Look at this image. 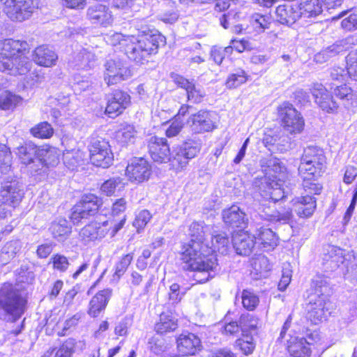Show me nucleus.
Segmentation results:
<instances>
[{"instance_id": "1", "label": "nucleus", "mask_w": 357, "mask_h": 357, "mask_svg": "<svg viewBox=\"0 0 357 357\" xmlns=\"http://www.w3.org/2000/svg\"><path fill=\"white\" fill-rule=\"evenodd\" d=\"M206 227L202 222H194L189 227L190 241L183 245L181 260L187 270L193 271L194 280L204 283L213 278L218 268L214 250L206 242Z\"/></svg>"}, {"instance_id": "2", "label": "nucleus", "mask_w": 357, "mask_h": 357, "mask_svg": "<svg viewBox=\"0 0 357 357\" xmlns=\"http://www.w3.org/2000/svg\"><path fill=\"white\" fill-rule=\"evenodd\" d=\"M27 44L13 39L0 41V71L10 75H25L30 70L31 63L24 56Z\"/></svg>"}, {"instance_id": "3", "label": "nucleus", "mask_w": 357, "mask_h": 357, "mask_svg": "<svg viewBox=\"0 0 357 357\" xmlns=\"http://www.w3.org/2000/svg\"><path fill=\"white\" fill-rule=\"evenodd\" d=\"M312 286L314 293L310 296L307 317L312 323L317 324L326 320L329 313L327 304L330 287L326 278L321 275L313 278Z\"/></svg>"}, {"instance_id": "4", "label": "nucleus", "mask_w": 357, "mask_h": 357, "mask_svg": "<svg viewBox=\"0 0 357 357\" xmlns=\"http://www.w3.org/2000/svg\"><path fill=\"white\" fill-rule=\"evenodd\" d=\"M164 43L165 38L160 34L131 36L129 43H126L125 52L130 60L143 65L148 62L150 55L157 52L160 44Z\"/></svg>"}, {"instance_id": "5", "label": "nucleus", "mask_w": 357, "mask_h": 357, "mask_svg": "<svg viewBox=\"0 0 357 357\" xmlns=\"http://www.w3.org/2000/svg\"><path fill=\"white\" fill-rule=\"evenodd\" d=\"M325 164L324 151L316 146H308L304 149L298 172L303 180L317 178L324 169Z\"/></svg>"}, {"instance_id": "6", "label": "nucleus", "mask_w": 357, "mask_h": 357, "mask_svg": "<svg viewBox=\"0 0 357 357\" xmlns=\"http://www.w3.org/2000/svg\"><path fill=\"white\" fill-rule=\"evenodd\" d=\"M24 300L10 284H4L0 289V318L6 320L11 316L18 318L23 313Z\"/></svg>"}, {"instance_id": "7", "label": "nucleus", "mask_w": 357, "mask_h": 357, "mask_svg": "<svg viewBox=\"0 0 357 357\" xmlns=\"http://www.w3.org/2000/svg\"><path fill=\"white\" fill-rule=\"evenodd\" d=\"M40 0H5L2 10L15 22H23L31 17L39 8Z\"/></svg>"}, {"instance_id": "8", "label": "nucleus", "mask_w": 357, "mask_h": 357, "mask_svg": "<svg viewBox=\"0 0 357 357\" xmlns=\"http://www.w3.org/2000/svg\"><path fill=\"white\" fill-rule=\"evenodd\" d=\"M278 115L284 129L290 134L301 133L305 126L301 114L289 102H284L278 107Z\"/></svg>"}, {"instance_id": "9", "label": "nucleus", "mask_w": 357, "mask_h": 357, "mask_svg": "<svg viewBox=\"0 0 357 357\" xmlns=\"http://www.w3.org/2000/svg\"><path fill=\"white\" fill-rule=\"evenodd\" d=\"M102 204L101 199L93 194H87L73 206L70 219L74 225H78L82 220L93 215Z\"/></svg>"}, {"instance_id": "10", "label": "nucleus", "mask_w": 357, "mask_h": 357, "mask_svg": "<svg viewBox=\"0 0 357 357\" xmlns=\"http://www.w3.org/2000/svg\"><path fill=\"white\" fill-rule=\"evenodd\" d=\"M89 152L91 163L97 167L107 168L113 162L114 155L111 146L104 139L93 140L89 146Z\"/></svg>"}, {"instance_id": "11", "label": "nucleus", "mask_w": 357, "mask_h": 357, "mask_svg": "<svg viewBox=\"0 0 357 357\" xmlns=\"http://www.w3.org/2000/svg\"><path fill=\"white\" fill-rule=\"evenodd\" d=\"M104 80L107 86L117 84L132 76L130 69L121 60H109L105 64Z\"/></svg>"}, {"instance_id": "12", "label": "nucleus", "mask_w": 357, "mask_h": 357, "mask_svg": "<svg viewBox=\"0 0 357 357\" xmlns=\"http://www.w3.org/2000/svg\"><path fill=\"white\" fill-rule=\"evenodd\" d=\"M151 167L149 162L143 158H135L129 164L126 170L128 179L134 183L147 181L151 175Z\"/></svg>"}, {"instance_id": "13", "label": "nucleus", "mask_w": 357, "mask_h": 357, "mask_svg": "<svg viewBox=\"0 0 357 357\" xmlns=\"http://www.w3.org/2000/svg\"><path fill=\"white\" fill-rule=\"evenodd\" d=\"M22 185L17 180L6 181L1 183L0 197L8 206L15 207L24 197Z\"/></svg>"}, {"instance_id": "14", "label": "nucleus", "mask_w": 357, "mask_h": 357, "mask_svg": "<svg viewBox=\"0 0 357 357\" xmlns=\"http://www.w3.org/2000/svg\"><path fill=\"white\" fill-rule=\"evenodd\" d=\"M130 105V96L121 90H116L108 96L105 113L112 118L121 114Z\"/></svg>"}, {"instance_id": "15", "label": "nucleus", "mask_w": 357, "mask_h": 357, "mask_svg": "<svg viewBox=\"0 0 357 357\" xmlns=\"http://www.w3.org/2000/svg\"><path fill=\"white\" fill-rule=\"evenodd\" d=\"M176 348L183 356H194L202 349L201 340L194 333H182L176 339Z\"/></svg>"}, {"instance_id": "16", "label": "nucleus", "mask_w": 357, "mask_h": 357, "mask_svg": "<svg viewBox=\"0 0 357 357\" xmlns=\"http://www.w3.org/2000/svg\"><path fill=\"white\" fill-rule=\"evenodd\" d=\"M315 102L327 113H335L338 109L337 103L332 95L321 84H314L311 89Z\"/></svg>"}, {"instance_id": "17", "label": "nucleus", "mask_w": 357, "mask_h": 357, "mask_svg": "<svg viewBox=\"0 0 357 357\" xmlns=\"http://www.w3.org/2000/svg\"><path fill=\"white\" fill-rule=\"evenodd\" d=\"M149 149L151 158L157 162H167L170 160V149L165 138L151 137L149 142Z\"/></svg>"}, {"instance_id": "18", "label": "nucleus", "mask_w": 357, "mask_h": 357, "mask_svg": "<svg viewBox=\"0 0 357 357\" xmlns=\"http://www.w3.org/2000/svg\"><path fill=\"white\" fill-rule=\"evenodd\" d=\"M87 18L93 24L104 27L110 26L113 17L109 9L105 5L96 4L87 9Z\"/></svg>"}, {"instance_id": "19", "label": "nucleus", "mask_w": 357, "mask_h": 357, "mask_svg": "<svg viewBox=\"0 0 357 357\" xmlns=\"http://www.w3.org/2000/svg\"><path fill=\"white\" fill-rule=\"evenodd\" d=\"M255 244L264 251L273 250L279 245V238L271 229L260 227L255 234Z\"/></svg>"}, {"instance_id": "20", "label": "nucleus", "mask_w": 357, "mask_h": 357, "mask_svg": "<svg viewBox=\"0 0 357 357\" xmlns=\"http://www.w3.org/2000/svg\"><path fill=\"white\" fill-rule=\"evenodd\" d=\"M32 58L37 65L45 68H51L56 66L58 55L52 48L43 45L34 50Z\"/></svg>"}, {"instance_id": "21", "label": "nucleus", "mask_w": 357, "mask_h": 357, "mask_svg": "<svg viewBox=\"0 0 357 357\" xmlns=\"http://www.w3.org/2000/svg\"><path fill=\"white\" fill-rule=\"evenodd\" d=\"M232 242L237 254L248 255L255 246V235L252 236L248 231L240 230L233 235Z\"/></svg>"}, {"instance_id": "22", "label": "nucleus", "mask_w": 357, "mask_h": 357, "mask_svg": "<svg viewBox=\"0 0 357 357\" xmlns=\"http://www.w3.org/2000/svg\"><path fill=\"white\" fill-rule=\"evenodd\" d=\"M188 123L192 130L197 133L209 132L215 127L210 113L206 111H199L191 115L188 120Z\"/></svg>"}, {"instance_id": "23", "label": "nucleus", "mask_w": 357, "mask_h": 357, "mask_svg": "<svg viewBox=\"0 0 357 357\" xmlns=\"http://www.w3.org/2000/svg\"><path fill=\"white\" fill-rule=\"evenodd\" d=\"M85 349L84 340L68 338L59 347L53 349V357H73L75 352H82Z\"/></svg>"}, {"instance_id": "24", "label": "nucleus", "mask_w": 357, "mask_h": 357, "mask_svg": "<svg viewBox=\"0 0 357 357\" xmlns=\"http://www.w3.org/2000/svg\"><path fill=\"white\" fill-rule=\"evenodd\" d=\"M126 218L123 217L118 222L114 220H108L103 222H93L97 240L102 239L107 235H109L111 238L114 237L123 227Z\"/></svg>"}, {"instance_id": "25", "label": "nucleus", "mask_w": 357, "mask_h": 357, "mask_svg": "<svg viewBox=\"0 0 357 357\" xmlns=\"http://www.w3.org/2000/svg\"><path fill=\"white\" fill-rule=\"evenodd\" d=\"M174 81L179 87L185 89L189 101L198 103L204 97L205 92L197 86L193 80L190 81L182 76H178L175 78Z\"/></svg>"}, {"instance_id": "26", "label": "nucleus", "mask_w": 357, "mask_h": 357, "mask_svg": "<svg viewBox=\"0 0 357 357\" xmlns=\"http://www.w3.org/2000/svg\"><path fill=\"white\" fill-rule=\"evenodd\" d=\"M292 209L301 218L311 216L316 208L315 199L312 196L296 197L291 201Z\"/></svg>"}, {"instance_id": "27", "label": "nucleus", "mask_w": 357, "mask_h": 357, "mask_svg": "<svg viewBox=\"0 0 357 357\" xmlns=\"http://www.w3.org/2000/svg\"><path fill=\"white\" fill-rule=\"evenodd\" d=\"M277 20L282 24L290 25L301 17L297 5L283 4L277 7L275 10Z\"/></svg>"}, {"instance_id": "28", "label": "nucleus", "mask_w": 357, "mask_h": 357, "mask_svg": "<svg viewBox=\"0 0 357 357\" xmlns=\"http://www.w3.org/2000/svg\"><path fill=\"white\" fill-rule=\"evenodd\" d=\"M112 289H106L98 291L91 300L89 314L96 317L103 310L112 296Z\"/></svg>"}, {"instance_id": "29", "label": "nucleus", "mask_w": 357, "mask_h": 357, "mask_svg": "<svg viewBox=\"0 0 357 357\" xmlns=\"http://www.w3.org/2000/svg\"><path fill=\"white\" fill-rule=\"evenodd\" d=\"M310 342L303 337H291L287 348L291 355L294 357H309L311 354Z\"/></svg>"}, {"instance_id": "30", "label": "nucleus", "mask_w": 357, "mask_h": 357, "mask_svg": "<svg viewBox=\"0 0 357 357\" xmlns=\"http://www.w3.org/2000/svg\"><path fill=\"white\" fill-rule=\"evenodd\" d=\"M222 219L225 224L233 227H241L245 224V214L236 205L223 211Z\"/></svg>"}, {"instance_id": "31", "label": "nucleus", "mask_w": 357, "mask_h": 357, "mask_svg": "<svg viewBox=\"0 0 357 357\" xmlns=\"http://www.w3.org/2000/svg\"><path fill=\"white\" fill-rule=\"evenodd\" d=\"M60 151L54 147L43 146L38 152L39 162L47 167H55L59 162Z\"/></svg>"}, {"instance_id": "32", "label": "nucleus", "mask_w": 357, "mask_h": 357, "mask_svg": "<svg viewBox=\"0 0 357 357\" xmlns=\"http://www.w3.org/2000/svg\"><path fill=\"white\" fill-rule=\"evenodd\" d=\"M178 326L177 319L171 312H163L159 321L155 324V329L158 333L163 334L174 331Z\"/></svg>"}, {"instance_id": "33", "label": "nucleus", "mask_w": 357, "mask_h": 357, "mask_svg": "<svg viewBox=\"0 0 357 357\" xmlns=\"http://www.w3.org/2000/svg\"><path fill=\"white\" fill-rule=\"evenodd\" d=\"M264 183L266 185V189L263 190L264 192V196L268 199L277 202L284 197V191L281 188V179L278 180L271 179L270 177L264 178Z\"/></svg>"}, {"instance_id": "34", "label": "nucleus", "mask_w": 357, "mask_h": 357, "mask_svg": "<svg viewBox=\"0 0 357 357\" xmlns=\"http://www.w3.org/2000/svg\"><path fill=\"white\" fill-rule=\"evenodd\" d=\"M262 169H264L266 174H269L275 180L278 176L286 170V167L275 158H264L260 161Z\"/></svg>"}, {"instance_id": "35", "label": "nucleus", "mask_w": 357, "mask_h": 357, "mask_svg": "<svg viewBox=\"0 0 357 357\" xmlns=\"http://www.w3.org/2000/svg\"><path fill=\"white\" fill-rule=\"evenodd\" d=\"M50 231L58 241H64L71 233V227L64 218H59L52 223Z\"/></svg>"}, {"instance_id": "36", "label": "nucleus", "mask_w": 357, "mask_h": 357, "mask_svg": "<svg viewBox=\"0 0 357 357\" xmlns=\"http://www.w3.org/2000/svg\"><path fill=\"white\" fill-rule=\"evenodd\" d=\"M297 6L301 17L306 18L315 17L322 12V6L319 0H301Z\"/></svg>"}, {"instance_id": "37", "label": "nucleus", "mask_w": 357, "mask_h": 357, "mask_svg": "<svg viewBox=\"0 0 357 357\" xmlns=\"http://www.w3.org/2000/svg\"><path fill=\"white\" fill-rule=\"evenodd\" d=\"M95 55L85 49L81 50L73 59V63L77 69L87 70L93 67Z\"/></svg>"}, {"instance_id": "38", "label": "nucleus", "mask_w": 357, "mask_h": 357, "mask_svg": "<svg viewBox=\"0 0 357 357\" xmlns=\"http://www.w3.org/2000/svg\"><path fill=\"white\" fill-rule=\"evenodd\" d=\"M40 147L31 143L25 144L17 149V154L22 162L29 165L34 161L35 159L38 160V152Z\"/></svg>"}, {"instance_id": "39", "label": "nucleus", "mask_w": 357, "mask_h": 357, "mask_svg": "<svg viewBox=\"0 0 357 357\" xmlns=\"http://www.w3.org/2000/svg\"><path fill=\"white\" fill-rule=\"evenodd\" d=\"M124 188L125 183L123 179L120 177H115L105 181L100 187V191L107 196H116L123 191Z\"/></svg>"}, {"instance_id": "40", "label": "nucleus", "mask_w": 357, "mask_h": 357, "mask_svg": "<svg viewBox=\"0 0 357 357\" xmlns=\"http://www.w3.org/2000/svg\"><path fill=\"white\" fill-rule=\"evenodd\" d=\"M20 248L21 244L18 241H11L6 243L0 252V264H8L16 256Z\"/></svg>"}, {"instance_id": "41", "label": "nucleus", "mask_w": 357, "mask_h": 357, "mask_svg": "<svg viewBox=\"0 0 357 357\" xmlns=\"http://www.w3.org/2000/svg\"><path fill=\"white\" fill-rule=\"evenodd\" d=\"M261 219L267 220L271 223H287L291 218L292 214L291 210L284 211H273L268 213V211H263L259 214Z\"/></svg>"}, {"instance_id": "42", "label": "nucleus", "mask_w": 357, "mask_h": 357, "mask_svg": "<svg viewBox=\"0 0 357 357\" xmlns=\"http://www.w3.org/2000/svg\"><path fill=\"white\" fill-rule=\"evenodd\" d=\"M251 265L255 273L261 277H266L272 267L268 259L264 255L252 258Z\"/></svg>"}, {"instance_id": "43", "label": "nucleus", "mask_w": 357, "mask_h": 357, "mask_svg": "<svg viewBox=\"0 0 357 357\" xmlns=\"http://www.w3.org/2000/svg\"><path fill=\"white\" fill-rule=\"evenodd\" d=\"M250 22L255 31L262 33L269 28L271 18L268 15L255 13L250 17Z\"/></svg>"}, {"instance_id": "44", "label": "nucleus", "mask_w": 357, "mask_h": 357, "mask_svg": "<svg viewBox=\"0 0 357 357\" xmlns=\"http://www.w3.org/2000/svg\"><path fill=\"white\" fill-rule=\"evenodd\" d=\"M190 160L187 158V155L182 151L180 147H177L174 151L172 157H170V161L172 167L176 172H181L184 167H185Z\"/></svg>"}, {"instance_id": "45", "label": "nucleus", "mask_w": 357, "mask_h": 357, "mask_svg": "<svg viewBox=\"0 0 357 357\" xmlns=\"http://www.w3.org/2000/svg\"><path fill=\"white\" fill-rule=\"evenodd\" d=\"M248 79V75L245 70L238 69L235 73L230 74L226 81V86L229 89H235L245 83Z\"/></svg>"}, {"instance_id": "46", "label": "nucleus", "mask_w": 357, "mask_h": 357, "mask_svg": "<svg viewBox=\"0 0 357 357\" xmlns=\"http://www.w3.org/2000/svg\"><path fill=\"white\" fill-rule=\"evenodd\" d=\"M182 151L184 152L187 158L192 159L195 158L200 151L202 142L199 139H188L181 146Z\"/></svg>"}, {"instance_id": "47", "label": "nucleus", "mask_w": 357, "mask_h": 357, "mask_svg": "<svg viewBox=\"0 0 357 357\" xmlns=\"http://www.w3.org/2000/svg\"><path fill=\"white\" fill-rule=\"evenodd\" d=\"M22 100L18 96L5 91L0 95V109L6 110L15 107Z\"/></svg>"}, {"instance_id": "48", "label": "nucleus", "mask_w": 357, "mask_h": 357, "mask_svg": "<svg viewBox=\"0 0 357 357\" xmlns=\"http://www.w3.org/2000/svg\"><path fill=\"white\" fill-rule=\"evenodd\" d=\"M137 131L132 125L123 126L121 129L116 132V139L122 144L131 142L135 139Z\"/></svg>"}, {"instance_id": "49", "label": "nucleus", "mask_w": 357, "mask_h": 357, "mask_svg": "<svg viewBox=\"0 0 357 357\" xmlns=\"http://www.w3.org/2000/svg\"><path fill=\"white\" fill-rule=\"evenodd\" d=\"M334 93L337 98L346 101V105L348 106L353 105L354 102H356L357 100V96L354 93L350 87L346 85L337 86L335 89Z\"/></svg>"}, {"instance_id": "50", "label": "nucleus", "mask_w": 357, "mask_h": 357, "mask_svg": "<svg viewBox=\"0 0 357 357\" xmlns=\"http://www.w3.org/2000/svg\"><path fill=\"white\" fill-rule=\"evenodd\" d=\"M130 36H125L120 33H109L105 35L104 39L107 44L114 47L120 45L125 50L126 43H129L130 40Z\"/></svg>"}, {"instance_id": "51", "label": "nucleus", "mask_w": 357, "mask_h": 357, "mask_svg": "<svg viewBox=\"0 0 357 357\" xmlns=\"http://www.w3.org/2000/svg\"><path fill=\"white\" fill-rule=\"evenodd\" d=\"M31 132L36 137L47 139L52 136L54 130L47 122H42L32 128Z\"/></svg>"}, {"instance_id": "52", "label": "nucleus", "mask_w": 357, "mask_h": 357, "mask_svg": "<svg viewBox=\"0 0 357 357\" xmlns=\"http://www.w3.org/2000/svg\"><path fill=\"white\" fill-rule=\"evenodd\" d=\"M12 155L10 149L3 144H0V167L3 172H8L10 169Z\"/></svg>"}, {"instance_id": "53", "label": "nucleus", "mask_w": 357, "mask_h": 357, "mask_svg": "<svg viewBox=\"0 0 357 357\" xmlns=\"http://www.w3.org/2000/svg\"><path fill=\"white\" fill-rule=\"evenodd\" d=\"M242 304L248 310H253L259 304V298L253 292L243 290L242 292Z\"/></svg>"}, {"instance_id": "54", "label": "nucleus", "mask_w": 357, "mask_h": 357, "mask_svg": "<svg viewBox=\"0 0 357 357\" xmlns=\"http://www.w3.org/2000/svg\"><path fill=\"white\" fill-rule=\"evenodd\" d=\"M229 245V239L226 235L223 234H218L213 236L211 238V245H209L214 250V255H215V250L224 252L226 251V248Z\"/></svg>"}, {"instance_id": "55", "label": "nucleus", "mask_w": 357, "mask_h": 357, "mask_svg": "<svg viewBox=\"0 0 357 357\" xmlns=\"http://www.w3.org/2000/svg\"><path fill=\"white\" fill-rule=\"evenodd\" d=\"M152 218L151 213L148 210H142L139 211L135 217L133 222V226L137 229V232L146 226Z\"/></svg>"}, {"instance_id": "56", "label": "nucleus", "mask_w": 357, "mask_h": 357, "mask_svg": "<svg viewBox=\"0 0 357 357\" xmlns=\"http://www.w3.org/2000/svg\"><path fill=\"white\" fill-rule=\"evenodd\" d=\"M82 160V153L79 151H68L63 153V162L69 167L73 168Z\"/></svg>"}, {"instance_id": "57", "label": "nucleus", "mask_w": 357, "mask_h": 357, "mask_svg": "<svg viewBox=\"0 0 357 357\" xmlns=\"http://www.w3.org/2000/svg\"><path fill=\"white\" fill-rule=\"evenodd\" d=\"M347 69L349 77L357 81V50L350 52L347 56Z\"/></svg>"}, {"instance_id": "58", "label": "nucleus", "mask_w": 357, "mask_h": 357, "mask_svg": "<svg viewBox=\"0 0 357 357\" xmlns=\"http://www.w3.org/2000/svg\"><path fill=\"white\" fill-rule=\"evenodd\" d=\"M133 259V254L129 253L123 256L119 261L116 264L114 275L119 278L126 271Z\"/></svg>"}, {"instance_id": "59", "label": "nucleus", "mask_w": 357, "mask_h": 357, "mask_svg": "<svg viewBox=\"0 0 357 357\" xmlns=\"http://www.w3.org/2000/svg\"><path fill=\"white\" fill-rule=\"evenodd\" d=\"M236 344L245 355L252 354L255 348L252 337L248 335H244L242 338L237 340Z\"/></svg>"}, {"instance_id": "60", "label": "nucleus", "mask_w": 357, "mask_h": 357, "mask_svg": "<svg viewBox=\"0 0 357 357\" xmlns=\"http://www.w3.org/2000/svg\"><path fill=\"white\" fill-rule=\"evenodd\" d=\"M184 294L181 292V287L178 284H172L169 287L168 293V304L170 305L178 304L181 301Z\"/></svg>"}, {"instance_id": "61", "label": "nucleus", "mask_w": 357, "mask_h": 357, "mask_svg": "<svg viewBox=\"0 0 357 357\" xmlns=\"http://www.w3.org/2000/svg\"><path fill=\"white\" fill-rule=\"evenodd\" d=\"M242 335H247L248 331H255L258 325V319L252 316L248 315L241 318Z\"/></svg>"}, {"instance_id": "62", "label": "nucleus", "mask_w": 357, "mask_h": 357, "mask_svg": "<svg viewBox=\"0 0 357 357\" xmlns=\"http://www.w3.org/2000/svg\"><path fill=\"white\" fill-rule=\"evenodd\" d=\"M79 238L85 243H89L97 240L96 234V227H94L93 222H91L79 231Z\"/></svg>"}, {"instance_id": "63", "label": "nucleus", "mask_w": 357, "mask_h": 357, "mask_svg": "<svg viewBox=\"0 0 357 357\" xmlns=\"http://www.w3.org/2000/svg\"><path fill=\"white\" fill-rule=\"evenodd\" d=\"M51 262L53 264V268L60 272H64L67 270L69 262L66 257L61 255H54L51 258Z\"/></svg>"}, {"instance_id": "64", "label": "nucleus", "mask_w": 357, "mask_h": 357, "mask_svg": "<svg viewBox=\"0 0 357 357\" xmlns=\"http://www.w3.org/2000/svg\"><path fill=\"white\" fill-rule=\"evenodd\" d=\"M184 126L183 120H178L177 119H173L171 121L170 125L165 130L166 136L168 137H174L177 136L182 130Z\"/></svg>"}]
</instances>
